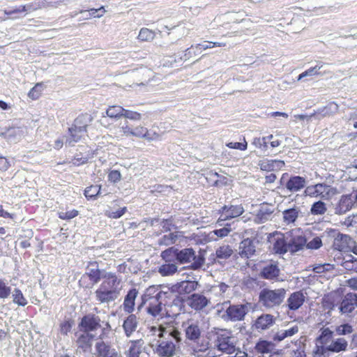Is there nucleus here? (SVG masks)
<instances>
[{
    "instance_id": "1",
    "label": "nucleus",
    "mask_w": 357,
    "mask_h": 357,
    "mask_svg": "<svg viewBox=\"0 0 357 357\" xmlns=\"http://www.w3.org/2000/svg\"><path fill=\"white\" fill-rule=\"evenodd\" d=\"M151 331L159 337L155 350L160 357H172L176 354V343L181 342V333L173 326L166 324L160 325L158 328L152 326Z\"/></svg>"
},
{
    "instance_id": "2",
    "label": "nucleus",
    "mask_w": 357,
    "mask_h": 357,
    "mask_svg": "<svg viewBox=\"0 0 357 357\" xmlns=\"http://www.w3.org/2000/svg\"><path fill=\"white\" fill-rule=\"evenodd\" d=\"M102 279V282L95 291L96 298L100 303L113 302L120 295L121 280L112 272L104 274Z\"/></svg>"
},
{
    "instance_id": "3",
    "label": "nucleus",
    "mask_w": 357,
    "mask_h": 357,
    "mask_svg": "<svg viewBox=\"0 0 357 357\" xmlns=\"http://www.w3.org/2000/svg\"><path fill=\"white\" fill-rule=\"evenodd\" d=\"M173 303L178 307L181 312H188L186 308L188 306L191 311L200 312L204 311L210 305L211 301L209 298L202 294L193 293L186 298L176 296L173 300Z\"/></svg>"
},
{
    "instance_id": "4",
    "label": "nucleus",
    "mask_w": 357,
    "mask_h": 357,
    "mask_svg": "<svg viewBox=\"0 0 357 357\" xmlns=\"http://www.w3.org/2000/svg\"><path fill=\"white\" fill-rule=\"evenodd\" d=\"M79 331L91 333L101 328V333L98 337L100 341L108 337V334L112 331L111 325L108 321H101L100 318L95 314L89 313L85 314L81 319L78 324Z\"/></svg>"
},
{
    "instance_id": "5",
    "label": "nucleus",
    "mask_w": 357,
    "mask_h": 357,
    "mask_svg": "<svg viewBox=\"0 0 357 357\" xmlns=\"http://www.w3.org/2000/svg\"><path fill=\"white\" fill-rule=\"evenodd\" d=\"M161 291L154 287L148 288L142 296V305L146 312L153 317L159 315L162 309L160 301Z\"/></svg>"
},
{
    "instance_id": "6",
    "label": "nucleus",
    "mask_w": 357,
    "mask_h": 357,
    "mask_svg": "<svg viewBox=\"0 0 357 357\" xmlns=\"http://www.w3.org/2000/svg\"><path fill=\"white\" fill-rule=\"evenodd\" d=\"M286 290L284 288L276 289H263L259 296V301L266 308L279 306L285 298Z\"/></svg>"
},
{
    "instance_id": "7",
    "label": "nucleus",
    "mask_w": 357,
    "mask_h": 357,
    "mask_svg": "<svg viewBox=\"0 0 357 357\" xmlns=\"http://www.w3.org/2000/svg\"><path fill=\"white\" fill-rule=\"evenodd\" d=\"M192 260L193 262L191 264V268L197 270L201 268L204 264L205 259L203 256L195 255V250L192 248H184L183 250H178L177 261L181 264L190 263Z\"/></svg>"
},
{
    "instance_id": "8",
    "label": "nucleus",
    "mask_w": 357,
    "mask_h": 357,
    "mask_svg": "<svg viewBox=\"0 0 357 357\" xmlns=\"http://www.w3.org/2000/svg\"><path fill=\"white\" fill-rule=\"evenodd\" d=\"M216 347L219 351L228 354H231L236 351V347L231 342V331L221 329L218 332Z\"/></svg>"
},
{
    "instance_id": "9",
    "label": "nucleus",
    "mask_w": 357,
    "mask_h": 357,
    "mask_svg": "<svg viewBox=\"0 0 357 357\" xmlns=\"http://www.w3.org/2000/svg\"><path fill=\"white\" fill-rule=\"evenodd\" d=\"M287 234L289 250L291 252H296L303 249L306 245L307 239L304 232L301 229H294Z\"/></svg>"
},
{
    "instance_id": "10",
    "label": "nucleus",
    "mask_w": 357,
    "mask_h": 357,
    "mask_svg": "<svg viewBox=\"0 0 357 357\" xmlns=\"http://www.w3.org/2000/svg\"><path fill=\"white\" fill-rule=\"evenodd\" d=\"M333 331L328 328H324L321 335L317 338V341L321 343V345H316L313 350V357H328V346L333 338Z\"/></svg>"
},
{
    "instance_id": "11",
    "label": "nucleus",
    "mask_w": 357,
    "mask_h": 357,
    "mask_svg": "<svg viewBox=\"0 0 357 357\" xmlns=\"http://www.w3.org/2000/svg\"><path fill=\"white\" fill-rule=\"evenodd\" d=\"M88 266H96V268L89 269L88 271L83 274L79 279V285L85 288L91 287V286L85 284L86 279H89L91 281V285H94L98 283L103 277L102 271L98 268V263L96 261H90L89 262Z\"/></svg>"
},
{
    "instance_id": "12",
    "label": "nucleus",
    "mask_w": 357,
    "mask_h": 357,
    "mask_svg": "<svg viewBox=\"0 0 357 357\" xmlns=\"http://www.w3.org/2000/svg\"><path fill=\"white\" fill-rule=\"evenodd\" d=\"M77 339L75 340L77 349L82 352L90 351L92 347L95 335L87 331H79L75 333Z\"/></svg>"
},
{
    "instance_id": "13",
    "label": "nucleus",
    "mask_w": 357,
    "mask_h": 357,
    "mask_svg": "<svg viewBox=\"0 0 357 357\" xmlns=\"http://www.w3.org/2000/svg\"><path fill=\"white\" fill-rule=\"evenodd\" d=\"M354 244L356 242L350 236L339 233L334 238L333 248L340 252H349Z\"/></svg>"
},
{
    "instance_id": "14",
    "label": "nucleus",
    "mask_w": 357,
    "mask_h": 357,
    "mask_svg": "<svg viewBox=\"0 0 357 357\" xmlns=\"http://www.w3.org/2000/svg\"><path fill=\"white\" fill-rule=\"evenodd\" d=\"M305 296L302 290L291 293L287 300V307L290 311L298 310L305 303Z\"/></svg>"
},
{
    "instance_id": "15",
    "label": "nucleus",
    "mask_w": 357,
    "mask_h": 357,
    "mask_svg": "<svg viewBox=\"0 0 357 357\" xmlns=\"http://www.w3.org/2000/svg\"><path fill=\"white\" fill-rule=\"evenodd\" d=\"M356 206V204L352 193L344 195L340 199L335 207V211L338 214H343Z\"/></svg>"
},
{
    "instance_id": "16",
    "label": "nucleus",
    "mask_w": 357,
    "mask_h": 357,
    "mask_svg": "<svg viewBox=\"0 0 357 357\" xmlns=\"http://www.w3.org/2000/svg\"><path fill=\"white\" fill-rule=\"evenodd\" d=\"M97 357H120L114 348L104 341H98L95 345Z\"/></svg>"
},
{
    "instance_id": "17",
    "label": "nucleus",
    "mask_w": 357,
    "mask_h": 357,
    "mask_svg": "<svg viewBox=\"0 0 357 357\" xmlns=\"http://www.w3.org/2000/svg\"><path fill=\"white\" fill-rule=\"evenodd\" d=\"M226 314L231 321H242L247 314V307L245 305H232L227 309Z\"/></svg>"
},
{
    "instance_id": "18",
    "label": "nucleus",
    "mask_w": 357,
    "mask_h": 357,
    "mask_svg": "<svg viewBox=\"0 0 357 357\" xmlns=\"http://www.w3.org/2000/svg\"><path fill=\"white\" fill-rule=\"evenodd\" d=\"M198 282L192 280H184L173 286V291L178 294V296H182L192 293L197 288Z\"/></svg>"
},
{
    "instance_id": "19",
    "label": "nucleus",
    "mask_w": 357,
    "mask_h": 357,
    "mask_svg": "<svg viewBox=\"0 0 357 357\" xmlns=\"http://www.w3.org/2000/svg\"><path fill=\"white\" fill-rule=\"evenodd\" d=\"M132 137L145 139L148 141H153L160 139V134L156 132H150L147 128L137 126L132 128Z\"/></svg>"
},
{
    "instance_id": "20",
    "label": "nucleus",
    "mask_w": 357,
    "mask_h": 357,
    "mask_svg": "<svg viewBox=\"0 0 357 357\" xmlns=\"http://www.w3.org/2000/svg\"><path fill=\"white\" fill-rule=\"evenodd\" d=\"M244 208L241 204L224 206L221 210V218L222 220H230L241 215Z\"/></svg>"
},
{
    "instance_id": "21",
    "label": "nucleus",
    "mask_w": 357,
    "mask_h": 357,
    "mask_svg": "<svg viewBox=\"0 0 357 357\" xmlns=\"http://www.w3.org/2000/svg\"><path fill=\"white\" fill-rule=\"evenodd\" d=\"M67 142L70 144L80 142L84 137L88 136V130L76 126L75 124L68 128Z\"/></svg>"
},
{
    "instance_id": "22",
    "label": "nucleus",
    "mask_w": 357,
    "mask_h": 357,
    "mask_svg": "<svg viewBox=\"0 0 357 357\" xmlns=\"http://www.w3.org/2000/svg\"><path fill=\"white\" fill-rule=\"evenodd\" d=\"M357 306V295L348 293L344 296L340 304V310L342 313L351 312Z\"/></svg>"
},
{
    "instance_id": "23",
    "label": "nucleus",
    "mask_w": 357,
    "mask_h": 357,
    "mask_svg": "<svg viewBox=\"0 0 357 357\" xmlns=\"http://www.w3.org/2000/svg\"><path fill=\"white\" fill-rule=\"evenodd\" d=\"M185 335L187 340L198 343L202 336V331L197 323H192L185 328Z\"/></svg>"
},
{
    "instance_id": "24",
    "label": "nucleus",
    "mask_w": 357,
    "mask_h": 357,
    "mask_svg": "<svg viewBox=\"0 0 357 357\" xmlns=\"http://www.w3.org/2000/svg\"><path fill=\"white\" fill-rule=\"evenodd\" d=\"M280 271V268L276 262L270 263L261 268L260 276L266 280H274L279 277Z\"/></svg>"
},
{
    "instance_id": "25",
    "label": "nucleus",
    "mask_w": 357,
    "mask_h": 357,
    "mask_svg": "<svg viewBox=\"0 0 357 357\" xmlns=\"http://www.w3.org/2000/svg\"><path fill=\"white\" fill-rule=\"evenodd\" d=\"M338 111L339 105L335 102H330L326 106L318 109L310 114V117H313L316 115H320L322 118L331 116L337 113Z\"/></svg>"
},
{
    "instance_id": "26",
    "label": "nucleus",
    "mask_w": 357,
    "mask_h": 357,
    "mask_svg": "<svg viewBox=\"0 0 357 357\" xmlns=\"http://www.w3.org/2000/svg\"><path fill=\"white\" fill-rule=\"evenodd\" d=\"M255 252L253 241L249 238L243 239L239 246V255L242 258H250Z\"/></svg>"
},
{
    "instance_id": "27",
    "label": "nucleus",
    "mask_w": 357,
    "mask_h": 357,
    "mask_svg": "<svg viewBox=\"0 0 357 357\" xmlns=\"http://www.w3.org/2000/svg\"><path fill=\"white\" fill-rule=\"evenodd\" d=\"M277 237L273 243V249L275 253L283 255L289 250L288 241L285 240L284 235L282 233L276 232Z\"/></svg>"
},
{
    "instance_id": "28",
    "label": "nucleus",
    "mask_w": 357,
    "mask_h": 357,
    "mask_svg": "<svg viewBox=\"0 0 357 357\" xmlns=\"http://www.w3.org/2000/svg\"><path fill=\"white\" fill-rule=\"evenodd\" d=\"M305 178L300 176H293L286 183L287 189L290 192H298L305 185Z\"/></svg>"
},
{
    "instance_id": "29",
    "label": "nucleus",
    "mask_w": 357,
    "mask_h": 357,
    "mask_svg": "<svg viewBox=\"0 0 357 357\" xmlns=\"http://www.w3.org/2000/svg\"><path fill=\"white\" fill-rule=\"evenodd\" d=\"M93 121V116L91 114L84 112L79 114L73 121V124L82 129L88 130L89 126Z\"/></svg>"
},
{
    "instance_id": "30",
    "label": "nucleus",
    "mask_w": 357,
    "mask_h": 357,
    "mask_svg": "<svg viewBox=\"0 0 357 357\" xmlns=\"http://www.w3.org/2000/svg\"><path fill=\"white\" fill-rule=\"evenodd\" d=\"M137 294L138 292L135 288L131 289L128 291L123 304V309L126 312L130 313L134 310L135 301Z\"/></svg>"
},
{
    "instance_id": "31",
    "label": "nucleus",
    "mask_w": 357,
    "mask_h": 357,
    "mask_svg": "<svg viewBox=\"0 0 357 357\" xmlns=\"http://www.w3.org/2000/svg\"><path fill=\"white\" fill-rule=\"evenodd\" d=\"M329 343V344H327L328 350H329V351L335 353L344 351L347 350L348 347L347 341L342 337L337 338L335 340H333L331 339Z\"/></svg>"
},
{
    "instance_id": "32",
    "label": "nucleus",
    "mask_w": 357,
    "mask_h": 357,
    "mask_svg": "<svg viewBox=\"0 0 357 357\" xmlns=\"http://www.w3.org/2000/svg\"><path fill=\"white\" fill-rule=\"evenodd\" d=\"M274 323L273 315L266 314L259 317L255 321V327L257 329L265 330L272 326Z\"/></svg>"
},
{
    "instance_id": "33",
    "label": "nucleus",
    "mask_w": 357,
    "mask_h": 357,
    "mask_svg": "<svg viewBox=\"0 0 357 357\" xmlns=\"http://www.w3.org/2000/svg\"><path fill=\"white\" fill-rule=\"evenodd\" d=\"M130 346L127 351V357H139L142 353L143 341L142 340L130 341Z\"/></svg>"
},
{
    "instance_id": "34",
    "label": "nucleus",
    "mask_w": 357,
    "mask_h": 357,
    "mask_svg": "<svg viewBox=\"0 0 357 357\" xmlns=\"http://www.w3.org/2000/svg\"><path fill=\"white\" fill-rule=\"evenodd\" d=\"M137 326V321L136 316L134 314L129 315L123 324L126 335L129 337L136 330Z\"/></svg>"
},
{
    "instance_id": "35",
    "label": "nucleus",
    "mask_w": 357,
    "mask_h": 357,
    "mask_svg": "<svg viewBox=\"0 0 357 357\" xmlns=\"http://www.w3.org/2000/svg\"><path fill=\"white\" fill-rule=\"evenodd\" d=\"M339 296L335 294H328L322 298V305L326 310H333L339 301Z\"/></svg>"
},
{
    "instance_id": "36",
    "label": "nucleus",
    "mask_w": 357,
    "mask_h": 357,
    "mask_svg": "<svg viewBox=\"0 0 357 357\" xmlns=\"http://www.w3.org/2000/svg\"><path fill=\"white\" fill-rule=\"evenodd\" d=\"M124 108L120 105H111L109 106L106 111L105 114L106 116L112 119H119L123 117Z\"/></svg>"
},
{
    "instance_id": "37",
    "label": "nucleus",
    "mask_w": 357,
    "mask_h": 357,
    "mask_svg": "<svg viewBox=\"0 0 357 357\" xmlns=\"http://www.w3.org/2000/svg\"><path fill=\"white\" fill-rule=\"evenodd\" d=\"M299 211L296 208L284 210L282 212L283 221L286 225L294 223L298 217Z\"/></svg>"
},
{
    "instance_id": "38",
    "label": "nucleus",
    "mask_w": 357,
    "mask_h": 357,
    "mask_svg": "<svg viewBox=\"0 0 357 357\" xmlns=\"http://www.w3.org/2000/svg\"><path fill=\"white\" fill-rule=\"evenodd\" d=\"M284 165V162L282 160H271L262 161L260 164V168L264 171H273L275 168H280Z\"/></svg>"
},
{
    "instance_id": "39",
    "label": "nucleus",
    "mask_w": 357,
    "mask_h": 357,
    "mask_svg": "<svg viewBox=\"0 0 357 357\" xmlns=\"http://www.w3.org/2000/svg\"><path fill=\"white\" fill-rule=\"evenodd\" d=\"M12 298L13 303L17 305L18 306L24 307L28 304L26 298L19 288L14 289L12 293Z\"/></svg>"
},
{
    "instance_id": "40",
    "label": "nucleus",
    "mask_w": 357,
    "mask_h": 357,
    "mask_svg": "<svg viewBox=\"0 0 357 357\" xmlns=\"http://www.w3.org/2000/svg\"><path fill=\"white\" fill-rule=\"evenodd\" d=\"M274 348V344L267 340H259L255 345L256 351L261 354L270 353Z\"/></svg>"
},
{
    "instance_id": "41",
    "label": "nucleus",
    "mask_w": 357,
    "mask_h": 357,
    "mask_svg": "<svg viewBox=\"0 0 357 357\" xmlns=\"http://www.w3.org/2000/svg\"><path fill=\"white\" fill-rule=\"evenodd\" d=\"M161 257L166 262H172L175 259L177 261L178 249L174 247H170L161 252Z\"/></svg>"
},
{
    "instance_id": "42",
    "label": "nucleus",
    "mask_w": 357,
    "mask_h": 357,
    "mask_svg": "<svg viewBox=\"0 0 357 357\" xmlns=\"http://www.w3.org/2000/svg\"><path fill=\"white\" fill-rule=\"evenodd\" d=\"M233 254L231 248L228 245H224L219 247L215 251V255L218 259H227Z\"/></svg>"
},
{
    "instance_id": "43",
    "label": "nucleus",
    "mask_w": 357,
    "mask_h": 357,
    "mask_svg": "<svg viewBox=\"0 0 357 357\" xmlns=\"http://www.w3.org/2000/svg\"><path fill=\"white\" fill-rule=\"evenodd\" d=\"M101 185H91L84 190V196L87 199H94L100 194Z\"/></svg>"
},
{
    "instance_id": "44",
    "label": "nucleus",
    "mask_w": 357,
    "mask_h": 357,
    "mask_svg": "<svg viewBox=\"0 0 357 357\" xmlns=\"http://www.w3.org/2000/svg\"><path fill=\"white\" fill-rule=\"evenodd\" d=\"M155 33L153 31L147 29L142 28L138 34L137 38L142 42H149L154 39Z\"/></svg>"
},
{
    "instance_id": "45",
    "label": "nucleus",
    "mask_w": 357,
    "mask_h": 357,
    "mask_svg": "<svg viewBox=\"0 0 357 357\" xmlns=\"http://www.w3.org/2000/svg\"><path fill=\"white\" fill-rule=\"evenodd\" d=\"M178 270V267L174 264H171L168 262V264H162L158 270V272L162 276H168L174 274Z\"/></svg>"
},
{
    "instance_id": "46",
    "label": "nucleus",
    "mask_w": 357,
    "mask_h": 357,
    "mask_svg": "<svg viewBox=\"0 0 357 357\" xmlns=\"http://www.w3.org/2000/svg\"><path fill=\"white\" fill-rule=\"evenodd\" d=\"M177 234L178 232H171L168 234L164 235L160 238L159 245L168 246L174 244L178 239Z\"/></svg>"
},
{
    "instance_id": "47",
    "label": "nucleus",
    "mask_w": 357,
    "mask_h": 357,
    "mask_svg": "<svg viewBox=\"0 0 357 357\" xmlns=\"http://www.w3.org/2000/svg\"><path fill=\"white\" fill-rule=\"evenodd\" d=\"M43 85V82H38L36 84L35 86L32 87L28 92V97L32 100H36L39 99L42 95Z\"/></svg>"
},
{
    "instance_id": "48",
    "label": "nucleus",
    "mask_w": 357,
    "mask_h": 357,
    "mask_svg": "<svg viewBox=\"0 0 357 357\" xmlns=\"http://www.w3.org/2000/svg\"><path fill=\"white\" fill-rule=\"evenodd\" d=\"M326 211V204L321 201L314 202L311 208V213L313 215H322L325 213Z\"/></svg>"
},
{
    "instance_id": "49",
    "label": "nucleus",
    "mask_w": 357,
    "mask_h": 357,
    "mask_svg": "<svg viewBox=\"0 0 357 357\" xmlns=\"http://www.w3.org/2000/svg\"><path fill=\"white\" fill-rule=\"evenodd\" d=\"M10 294L11 287L3 279H0V299L7 298Z\"/></svg>"
},
{
    "instance_id": "50",
    "label": "nucleus",
    "mask_w": 357,
    "mask_h": 357,
    "mask_svg": "<svg viewBox=\"0 0 357 357\" xmlns=\"http://www.w3.org/2000/svg\"><path fill=\"white\" fill-rule=\"evenodd\" d=\"M79 215V211L76 209H73L70 211H59L58 213V217L61 220H71L75 217H77Z\"/></svg>"
},
{
    "instance_id": "51",
    "label": "nucleus",
    "mask_w": 357,
    "mask_h": 357,
    "mask_svg": "<svg viewBox=\"0 0 357 357\" xmlns=\"http://www.w3.org/2000/svg\"><path fill=\"white\" fill-rule=\"evenodd\" d=\"M127 212V207L123 206L116 211H106L105 215L112 219H118L123 216Z\"/></svg>"
},
{
    "instance_id": "52",
    "label": "nucleus",
    "mask_w": 357,
    "mask_h": 357,
    "mask_svg": "<svg viewBox=\"0 0 357 357\" xmlns=\"http://www.w3.org/2000/svg\"><path fill=\"white\" fill-rule=\"evenodd\" d=\"M323 66L322 64L321 65H317L314 67H311L309 69L306 70L305 71L301 73L298 77V80H301L303 77L308 76V75H319V73L317 71V70H319Z\"/></svg>"
},
{
    "instance_id": "53",
    "label": "nucleus",
    "mask_w": 357,
    "mask_h": 357,
    "mask_svg": "<svg viewBox=\"0 0 357 357\" xmlns=\"http://www.w3.org/2000/svg\"><path fill=\"white\" fill-rule=\"evenodd\" d=\"M123 117L133 121H139L142 119V114L137 112L124 109Z\"/></svg>"
},
{
    "instance_id": "54",
    "label": "nucleus",
    "mask_w": 357,
    "mask_h": 357,
    "mask_svg": "<svg viewBox=\"0 0 357 357\" xmlns=\"http://www.w3.org/2000/svg\"><path fill=\"white\" fill-rule=\"evenodd\" d=\"M226 146L229 149H238L241 151H245L248 148V143L245 138L243 142H229Z\"/></svg>"
},
{
    "instance_id": "55",
    "label": "nucleus",
    "mask_w": 357,
    "mask_h": 357,
    "mask_svg": "<svg viewBox=\"0 0 357 357\" xmlns=\"http://www.w3.org/2000/svg\"><path fill=\"white\" fill-rule=\"evenodd\" d=\"M31 8V5H30V4L22 5V6H20L15 8V9L10 10H5L3 12H4V14L6 15H11L15 13L26 12L28 10H30Z\"/></svg>"
},
{
    "instance_id": "56",
    "label": "nucleus",
    "mask_w": 357,
    "mask_h": 357,
    "mask_svg": "<svg viewBox=\"0 0 357 357\" xmlns=\"http://www.w3.org/2000/svg\"><path fill=\"white\" fill-rule=\"evenodd\" d=\"M160 225L163 231H169L174 226L173 217H170L167 219H162L160 222Z\"/></svg>"
},
{
    "instance_id": "57",
    "label": "nucleus",
    "mask_w": 357,
    "mask_h": 357,
    "mask_svg": "<svg viewBox=\"0 0 357 357\" xmlns=\"http://www.w3.org/2000/svg\"><path fill=\"white\" fill-rule=\"evenodd\" d=\"M107 178L109 182L116 183L121 181V174L119 170H110L108 173Z\"/></svg>"
},
{
    "instance_id": "58",
    "label": "nucleus",
    "mask_w": 357,
    "mask_h": 357,
    "mask_svg": "<svg viewBox=\"0 0 357 357\" xmlns=\"http://www.w3.org/2000/svg\"><path fill=\"white\" fill-rule=\"evenodd\" d=\"M207 45H202V44H197L196 45V48H198L199 50H207L211 49L214 47H225L226 43H218V42H207Z\"/></svg>"
},
{
    "instance_id": "59",
    "label": "nucleus",
    "mask_w": 357,
    "mask_h": 357,
    "mask_svg": "<svg viewBox=\"0 0 357 357\" xmlns=\"http://www.w3.org/2000/svg\"><path fill=\"white\" fill-rule=\"evenodd\" d=\"M73 321L66 320L60 324V332L63 335H67L71 330Z\"/></svg>"
},
{
    "instance_id": "60",
    "label": "nucleus",
    "mask_w": 357,
    "mask_h": 357,
    "mask_svg": "<svg viewBox=\"0 0 357 357\" xmlns=\"http://www.w3.org/2000/svg\"><path fill=\"white\" fill-rule=\"evenodd\" d=\"M336 331L338 335H346L351 333L353 332V328L351 325L345 324L338 326Z\"/></svg>"
},
{
    "instance_id": "61",
    "label": "nucleus",
    "mask_w": 357,
    "mask_h": 357,
    "mask_svg": "<svg viewBox=\"0 0 357 357\" xmlns=\"http://www.w3.org/2000/svg\"><path fill=\"white\" fill-rule=\"evenodd\" d=\"M322 245V241L320 237H315L312 240H311L307 243H306V246L310 249H319Z\"/></svg>"
},
{
    "instance_id": "62",
    "label": "nucleus",
    "mask_w": 357,
    "mask_h": 357,
    "mask_svg": "<svg viewBox=\"0 0 357 357\" xmlns=\"http://www.w3.org/2000/svg\"><path fill=\"white\" fill-rule=\"evenodd\" d=\"M325 187L322 183H318L312 186H309L307 188V191L311 194L317 196L321 193L323 188Z\"/></svg>"
},
{
    "instance_id": "63",
    "label": "nucleus",
    "mask_w": 357,
    "mask_h": 357,
    "mask_svg": "<svg viewBox=\"0 0 357 357\" xmlns=\"http://www.w3.org/2000/svg\"><path fill=\"white\" fill-rule=\"evenodd\" d=\"M132 128L130 126L128 121L120 128V133L122 137H132Z\"/></svg>"
},
{
    "instance_id": "64",
    "label": "nucleus",
    "mask_w": 357,
    "mask_h": 357,
    "mask_svg": "<svg viewBox=\"0 0 357 357\" xmlns=\"http://www.w3.org/2000/svg\"><path fill=\"white\" fill-rule=\"evenodd\" d=\"M88 11L89 12L90 17H100L103 16L106 12L103 6H100L99 8H91Z\"/></svg>"
}]
</instances>
